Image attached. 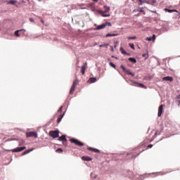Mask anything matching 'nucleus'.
Returning <instances> with one entry per match:
<instances>
[{
	"instance_id": "obj_1",
	"label": "nucleus",
	"mask_w": 180,
	"mask_h": 180,
	"mask_svg": "<svg viewBox=\"0 0 180 180\" xmlns=\"http://www.w3.org/2000/svg\"><path fill=\"white\" fill-rule=\"evenodd\" d=\"M128 84H129V85H132L133 86H138L139 88H143V89H147V86L134 80H131L129 82H128Z\"/></svg>"
},
{
	"instance_id": "obj_2",
	"label": "nucleus",
	"mask_w": 180,
	"mask_h": 180,
	"mask_svg": "<svg viewBox=\"0 0 180 180\" xmlns=\"http://www.w3.org/2000/svg\"><path fill=\"white\" fill-rule=\"evenodd\" d=\"M70 143H73V144H75L76 146H78L79 147H82L84 146V143L81 142L79 140L72 138L70 139Z\"/></svg>"
},
{
	"instance_id": "obj_3",
	"label": "nucleus",
	"mask_w": 180,
	"mask_h": 180,
	"mask_svg": "<svg viewBox=\"0 0 180 180\" xmlns=\"http://www.w3.org/2000/svg\"><path fill=\"white\" fill-rule=\"evenodd\" d=\"M49 136L51 137H53V139H58V137H60V131L59 130L51 131L49 132Z\"/></svg>"
},
{
	"instance_id": "obj_4",
	"label": "nucleus",
	"mask_w": 180,
	"mask_h": 180,
	"mask_svg": "<svg viewBox=\"0 0 180 180\" xmlns=\"http://www.w3.org/2000/svg\"><path fill=\"white\" fill-rule=\"evenodd\" d=\"M120 68L122 70V71L124 72H126V74H127V75H131V77H134V73L130 72V70H127L124 65H120Z\"/></svg>"
},
{
	"instance_id": "obj_5",
	"label": "nucleus",
	"mask_w": 180,
	"mask_h": 180,
	"mask_svg": "<svg viewBox=\"0 0 180 180\" xmlns=\"http://www.w3.org/2000/svg\"><path fill=\"white\" fill-rule=\"evenodd\" d=\"M23 150H26V146L17 147L14 149H12V153H20V151H23Z\"/></svg>"
},
{
	"instance_id": "obj_6",
	"label": "nucleus",
	"mask_w": 180,
	"mask_h": 180,
	"mask_svg": "<svg viewBox=\"0 0 180 180\" xmlns=\"http://www.w3.org/2000/svg\"><path fill=\"white\" fill-rule=\"evenodd\" d=\"M78 82V79H76L75 81H74V82H73V84H72V87H71V89H70V94H73L74 93V91H75V88L77 87V83Z\"/></svg>"
},
{
	"instance_id": "obj_7",
	"label": "nucleus",
	"mask_w": 180,
	"mask_h": 180,
	"mask_svg": "<svg viewBox=\"0 0 180 180\" xmlns=\"http://www.w3.org/2000/svg\"><path fill=\"white\" fill-rule=\"evenodd\" d=\"M27 137H34L35 139L37 138V133L34 131L27 132L26 134Z\"/></svg>"
},
{
	"instance_id": "obj_8",
	"label": "nucleus",
	"mask_w": 180,
	"mask_h": 180,
	"mask_svg": "<svg viewBox=\"0 0 180 180\" xmlns=\"http://www.w3.org/2000/svg\"><path fill=\"white\" fill-rule=\"evenodd\" d=\"M164 108L163 105H160L158 109V117H160L162 115V109Z\"/></svg>"
},
{
	"instance_id": "obj_9",
	"label": "nucleus",
	"mask_w": 180,
	"mask_h": 180,
	"mask_svg": "<svg viewBox=\"0 0 180 180\" xmlns=\"http://www.w3.org/2000/svg\"><path fill=\"white\" fill-rule=\"evenodd\" d=\"M20 32H26V30L22 29L15 31L14 34L16 37H20V34H19Z\"/></svg>"
},
{
	"instance_id": "obj_10",
	"label": "nucleus",
	"mask_w": 180,
	"mask_h": 180,
	"mask_svg": "<svg viewBox=\"0 0 180 180\" xmlns=\"http://www.w3.org/2000/svg\"><path fill=\"white\" fill-rule=\"evenodd\" d=\"M163 81H169V82H172V81H174V77L171 76H167L163 77Z\"/></svg>"
},
{
	"instance_id": "obj_11",
	"label": "nucleus",
	"mask_w": 180,
	"mask_h": 180,
	"mask_svg": "<svg viewBox=\"0 0 180 180\" xmlns=\"http://www.w3.org/2000/svg\"><path fill=\"white\" fill-rule=\"evenodd\" d=\"M58 141H62L64 143V141H67V138L65 135H62L61 136H59L58 139Z\"/></svg>"
},
{
	"instance_id": "obj_12",
	"label": "nucleus",
	"mask_w": 180,
	"mask_h": 180,
	"mask_svg": "<svg viewBox=\"0 0 180 180\" xmlns=\"http://www.w3.org/2000/svg\"><path fill=\"white\" fill-rule=\"evenodd\" d=\"M106 27V24L103 23L101 25H98L97 27L94 28V30H101V29H105Z\"/></svg>"
},
{
	"instance_id": "obj_13",
	"label": "nucleus",
	"mask_w": 180,
	"mask_h": 180,
	"mask_svg": "<svg viewBox=\"0 0 180 180\" xmlns=\"http://www.w3.org/2000/svg\"><path fill=\"white\" fill-rule=\"evenodd\" d=\"M33 150H34V148L27 149L24 152H22V155H26V154H29L30 153H32V151H33Z\"/></svg>"
},
{
	"instance_id": "obj_14",
	"label": "nucleus",
	"mask_w": 180,
	"mask_h": 180,
	"mask_svg": "<svg viewBox=\"0 0 180 180\" xmlns=\"http://www.w3.org/2000/svg\"><path fill=\"white\" fill-rule=\"evenodd\" d=\"M82 159L83 160V161H92V158L89 156H82Z\"/></svg>"
},
{
	"instance_id": "obj_15",
	"label": "nucleus",
	"mask_w": 180,
	"mask_h": 180,
	"mask_svg": "<svg viewBox=\"0 0 180 180\" xmlns=\"http://www.w3.org/2000/svg\"><path fill=\"white\" fill-rule=\"evenodd\" d=\"M146 40L148 41H154L155 40V34H153V36L152 37H147L146 38Z\"/></svg>"
},
{
	"instance_id": "obj_16",
	"label": "nucleus",
	"mask_w": 180,
	"mask_h": 180,
	"mask_svg": "<svg viewBox=\"0 0 180 180\" xmlns=\"http://www.w3.org/2000/svg\"><path fill=\"white\" fill-rule=\"evenodd\" d=\"M88 82L90 84H94V82H96V77H90L88 80Z\"/></svg>"
},
{
	"instance_id": "obj_17",
	"label": "nucleus",
	"mask_w": 180,
	"mask_h": 180,
	"mask_svg": "<svg viewBox=\"0 0 180 180\" xmlns=\"http://www.w3.org/2000/svg\"><path fill=\"white\" fill-rule=\"evenodd\" d=\"M64 115H65V112L59 115V117L57 119V123H60V122L63 120V118L64 117Z\"/></svg>"
},
{
	"instance_id": "obj_18",
	"label": "nucleus",
	"mask_w": 180,
	"mask_h": 180,
	"mask_svg": "<svg viewBox=\"0 0 180 180\" xmlns=\"http://www.w3.org/2000/svg\"><path fill=\"white\" fill-rule=\"evenodd\" d=\"M87 149L89 150L90 151H94V153H101L100 150L94 148L89 147Z\"/></svg>"
},
{
	"instance_id": "obj_19",
	"label": "nucleus",
	"mask_w": 180,
	"mask_h": 180,
	"mask_svg": "<svg viewBox=\"0 0 180 180\" xmlns=\"http://www.w3.org/2000/svg\"><path fill=\"white\" fill-rule=\"evenodd\" d=\"M119 36V34H107L105 37H115Z\"/></svg>"
},
{
	"instance_id": "obj_20",
	"label": "nucleus",
	"mask_w": 180,
	"mask_h": 180,
	"mask_svg": "<svg viewBox=\"0 0 180 180\" xmlns=\"http://www.w3.org/2000/svg\"><path fill=\"white\" fill-rule=\"evenodd\" d=\"M17 3H18V1H16V0H11V1H8V4L9 5H16Z\"/></svg>"
},
{
	"instance_id": "obj_21",
	"label": "nucleus",
	"mask_w": 180,
	"mask_h": 180,
	"mask_svg": "<svg viewBox=\"0 0 180 180\" xmlns=\"http://www.w3.org/2000/svg\"><path fill=\"white\" fill-rule=\"evenodd\" d=\"M129 61L131 63H133L134 64H136L137 63V60L135 58H129Z\"/></svg>"
},
{
	"instance_id": "obj_22",
	"label": "nucleus",
	"mask_w": 180,
	"mask_h": 180,
	"mask_svg": "<svg viewBox=\"0 0 180 180\" xmlns=\"http://www.w3.org/2000/svg\"><path fill=\"white\" fill-rule=\"evenodd\" d=\"M81 70H81L82 75H85V70H86V67L85 65H83V66H82Z\"/></svg>"
},
{
	"instance_id": "obj_23",
	"label": "nucleus",
	"mask_w": 180,
	"mask_h": 180,
	"mask_svg": "<svg viewBox=\"0 0 180 180\" xmlns=\"http://www.w3.org/2000/svg\"><path fill=\"white\" fill-rule=\"evenodd\" d=\"M131 174H132L131 178H133L134 180H136V179L140 178V176L139 174L136 175L133 173H131Z\"/></svg>"
},
{
	"instance_id": "obj_24",
	"label": "nucleus",
	"mask_w": 180,
	"mask_h": 180,
	"mask_svg": "<svg viewBox=\"0 0 180 180\" xmlns=\"http://www.w3.org/2000/svg\"><path fill=\"white\" fill-rule=\"evenodd\" d=\"M120 50L122 54H124V55L127 54V51H126L123 47H120Z\"/></svg>"
},
{
	"instance_id": "obj_25",
	"label": "nucleus",
	"mask_w": 180,
	"mask_h": 180,
	"mask_svg": "<svg viewBox=\"0 0 180 180\" xmlns=\"http://www.w3.org/2000/svg\"><path fill=\"white\" fill-rule=\"evenodd\" d=\"M91 178H94V179H96L98 178V175L94 174V172H91L90 174Z\"/></svg>"
},
{
	"instance_id": "obj_26",
	"label": "nucleus",
	"mask_w": 180,
	"mask_h": 180,
	"mask_svg": "<svg viewBox=\"0 0 180 180\" xmlns=\"http://www.w3.org/2000/svg\"><path fill=\"white\" fill-rule=\"evenodd\" d=\"M156 2H157V0H150V5H152V6H155Z\"/></svg>"
},
{
	"instance_id": "obj_27",
	"label": "nucleus",
	"mask_w": 180,
	"mask_h": 180,
	"mask_svg": "<svg viewBox=\"0 0 180 180\" xmlns=\"http://www.w3.org/2000/svg\"><path fill=\"white\" fill-rule=\"evenodd\" d=\"M105 9L104 11V13H106L108 12H109V11H110V7L109 6H105Z\"/></svg>"
},
{
	"instance_id": "obj_28",
	"label": "nucleus",
	"mask_w": 180,
	"mask_h": 180,
	"mask_svg": "<svg viewBox=\"0 0 180 180\" xmlns=\"http://www.w3.org/2000/svg\"><path fill=\"white\" fill-rule=\"evenodd\" d=\"M108 46H109V44H103L99 45V47H105V49H108Z\"/></svg>"
},
{
	"instance_id": "obj_29",
	"label": "nucleus",
	"mask_w": 180,
	"mask_h": 180,
	"mask_svg": "<svg viewBox=\"0 0 180 180\" xmlns=\"http://www.w3.org/2000/svg\"><path fill=\"white\" fill-rule=\"evenodd\" d=\"M137 12H142L143 13H146V12H144V8H139L137 10Z\"/></svg>"
},
{
	"instance_id": "obj_30",
	"label": "nucleus",
	"mask_w": 180,
	"mask_h": 180,
	"mask_svg": "<svg viewBox=\"0 0 180 180\" xmlns=\"http://www.w3.org/2000/svg\"><path fill=\"white\" fill-rule=\"evenodd\" d=\"M56 153L61 154V153H63V149L61 148H58V149H56Z\"/></svg>"
},
{
	"instance_id": "obj_31",
	"label": "nucleus",
	"mask_w": 180,
	"mask_h": 180,
	"mask_svg": "<svg viewBox=\"0 0 180 180\" xmlns=\"http://www.w3.org/2000/svg\"><path fill=\"white\" fill-rule=\"evenodd\" d=\"M109 65H110V67H112V68H116V65H115V63H113L112 62L109 63Z\"/></svg>"
},
{
	"instance_id": "obj_32",
	"label": "nucleus",
	"mask_w": 180,
	"mask_h": 180,
	"mask_svg": "<svg viewBox=\"0 0 180 180\" xmlns=\"http://www.w3.org/2000/svg\"><path fill=\"white\" fill-rule=\"evenodd\" d=\"M165 11H166V12H169V13H172V12H174V10L165 8Z\"/></svg>"
},
{
	"instance_id": "obj_33",
	"label": "nucleus",
	"mask_w": 180,
	"mask_h": 180,
	"mask_svg": "<svg viewBox=\"0 0 180 180\" xmlns=\"http://www.w3.org/2000/svg\"><path fill=\"white\" fill-rule=\"evenodd\" d=\"M139 5L141 6L143 4H146V0H139Z\"/></svg>"
},
{
	"instance_id": "obj_34",
	"label": "nucleus",
	"mask_w": 180,
	"mask_h": 180,
	"mask_svg": "<svg viewBox=\"0 0 180 180\" xmlns=\"http://www.w3.org/2000/svg\"><path fill=\"white\" fill-rule=\"evenodd\" d=\"M145 4H148V5H151V0H145Z\"/></svg>"
},
{
	"instance_id": "obj_35",
	"label": "nucleus",
	"mask_w": 180,
	"mask_h": 180,
	"mask_svg": "<svg viewBox=\"0 0 180 180\" xmlns=\"http://www.w3.org/2000/svg\"><path fill=\"white\" fill-rule=\"evenodd\" d=\"M129 46L131 47V49H133V50H134V44L129 43Z\"/></svg>"
},
{
	"instance_id": "obj_36",
	"label": "nucleus",
	"mask_w": 180,
	"mask_h": 180,
	"mask_svg": "<svg viewBox=\"0 0 180 180\" xmlns=\"http://www.w3.org/2000/svg\"><path fill=\"white\" fill-rule=\"evenodd\" d=\"M142 56L144 57L145 58H148V53H143Z\"/></svg>"
},
{
	"instance_id": "obj_37",
	"label": "nucleus",
	"mask_w": 180,
	"mask_h": 180,
	"mask_svg": "<svg viewBox=\"0 0 180 180\" xmlns=\"http://www.w3.org/2000/svg\"><path fill=\"white\" fill-rule=\"evenodd\" d=\"M104 25H106V26H108V25L112 26V22H105Z\"/></svg>"
},
{
	"instance_id": "obj_38",
	"label": "nucleus",
	"mask_w": 180,
	"mask_h": 180,
	"mask_svg": "<svg viewBox=\"0 0 180 180\" xmlns=\"http://www.w3.org/2000/svg\"><path fill=\"white\" fill-rule=\"evenodd\" d=\"M102 16L103 18H108V17L110 16V14H102Z\"/></svg>"
},
{
	"instance_id": "obj_39",
	"label": "nucleus",
	"mask_w": 180,
	"mask_h": 180,
	"mask_svg": "<svg viewBox=\"0 0 180 180\" xmlns=\"http://www.w3.org/2000/svg\"><path fill=\"white\" fill-rule=\"evenodd\" d=\"M136 39V37H129L128 39L129 40H134Z\"/></svg>"
},
{
	"instance_id": "obj_40",
	"label": "nucleus",
	"mask_w": 180,
	"mask_h": 180,
	"mask_svg": "<svg viewBox=\"0 0 180 180\" xmlns=\"http://www.w3.org/2000/svg\"><path fill=\"white\" fill-rule=\"evenodd\" d=\"M63 106H60V108L58 109V112H63Z\"/></svg>"
},
{
	"instance_id": "obj_41",
	"label": "nucleus",
	"mask_w": 180,
	"mask_h": 180,
	"mask_svg": "<svg viewBox=\"0 0 180 180\" xmlns=\"http://www.w3.org/2000/svg\"><path fill=\"white\" fill-rule=\"evenodd\" d=\"M155 175H162V173L161 172H156V173H154Z\"/></svg>"
},
{
	"instance_id": "obj_42",
	"label": "nucleus",
	"mask_w": 180,
	"mask_h": 180,
	"mask_svg": "<svg viewBox=\"0 0 180 180\" xmlns=\"http://www.w3.org/2000/svg\"><path fill=\"white\" fill-rule=\"evenodd\" d=\"M147 148H153V144H149V145L147 146Z\"/></svg>"
},
{
	"instance_id": "obj_43",
	"label": "nucleus",
	"mask_w": 180,
	"mask_h": 180,
	"mask_svg": "<svg viewBox=\"0 0 180 180\" xmlns=\"http://www.w3.org/2000/svg\"><path fill=\"white\" fill-rule=\"evenodd\" d=\"M30 21H31L32 23H34V20L32 18H30Z\"/></svg>"
},
{
	"instance_id": "obj_44",
	"label": "nucleus",
	"mask_w": 180,
	"mask_h": 180,
	"mask_svg": "<svg viewBox=\"0 0 180 180\" xmlns=\"http://www.w3.org/2000/svg\"><path fill=\"white\" fill-rule=\"evenodd\" d=\"M150 12H151L152 13H157V11H150Z\"/></svg>"
},
{
	"instance_id": "obj_45",
	"label": "nucleus",
	"mask_w": 180,
	"mask_h": 180,
	"mask_svg": "<svg viewBox=\"0 0 180 180\" xmlns=\"http://www.w3.org/2000/svg\"><path fill=\"white\" fill-rule=\"evenodd\" d=\"M125 56H131L129 53L125 54Z\"/></svg>"
},
{
	"instance_id": "obj_46",
	"label": "nucleus",
	"mask_w": 180,
	"mask_h": 180,
	"mask_svg": "<svg viewBox=\"0 0 180 180\" xmlns=\"http://www.w3.org/2000/svg\"><path fill=\"white\" fill-rule=\"evenodd\" d=\"M158 131H156L155 134V136H157Z\"/></svg>"
},
{
	"instance_id": "obj_47",
	"label": "nucleus",
	"mask_w": 180,
	"mask_h": 180,
	"mask_svg": "<svg viewBox=\"0 0 180 180\" xmlns=\"http://www.w3.org/2000/svg\"><path fill=\"white\" fill-rule=\"evenodd\" d=\"M174 12H178V10H173Z\"/></svg>"
},
{
	"instance_id": "obj_48",
	"label": "nucleus",
	"mask_w": 180,
	"mask_h": 180,
	"mask_svg": "<svg viewBox=\"0 0 180 180\" xmlns=\"http://www.w3.org/2000/svg\"><path fill=\"white\" fill-rule=\"evenodd\" d=\"M93 1H94V2H98V0H93Z\"/></svg>"
},
{
	"instance_id": "obj_49",
	"label": "nucleus",
	"mask_w": 180,
	"mask_h": 180,
	"mask_svg": "<svg viewBox=\"0 0 180 180\" xmlns=\"http://www.w3.org/2000/svg\"><path fill=\"white\" fill-rule=\"evenodd\" d=\"M131 153H127V155H131Z\"/></svg>"
},
{
	"instance_id": "obj_50",
	"label": "nucleus",
	"mask_w": 180,
	"mask_h": 180,
	"mask_svg": "<svg viewBox=\"0 0 180 180\" xmlns=\"http://www.w3.org/2000/svg\"><path fill=\"white\" fill-rule=\"evenodd\" d=\"M41 22H42V23H44V21L43 20H41Z\"/></svg>"
},
{
	"instance_id": "obj_51",
	"label": "nucleus",
	"mask_w": 180,
	"mask_h": 180,
	"mask_svg": "<svg viewBox=\"0 0 180 180\" xmlns=\"http://www.w3.org/2000/svg\"><path fill=\"white\" fill-rule=\"evenodd\" d=\"M112 58H115V56H112Z\"/></svg>"
},
{
	"instance_id": "obj_52",
	"label": "nucleus",
	"mask_w": 180,
	"mask_h": 180,
	"mask_svg": "<svg viewBox=\"0 0 180 180\" xmlns=\"http://www.w3.org/2000/svg\"><path fill=\"white\" fill-rule=\"evenodd\" d=\"M108 61H110V58H108Z\"/></svg>"
},
{
	"instance_id": "obj_53",
	"label": "nucleus",
	"mask_w": 180,
	"mask_h": 180,
	"mask_svg": "<svg viewBox=\"0 0 180 180\" xmlns=\"http://www.w3.org/2000/svg\"><path fill=\"white\" fill-rule=\"evenodd\" d=\"M180 105V101H179V106Z\"/></svg>"
},
{
	"instance_id": "obj_54",
	"label": "nucleus",
	"mask_w": 180,
	"mask_h": 180,
	"mask_svg": "<svg viewBox=\"0 0 180 180\" xmlns=\"http://www.w3.org/2000/svg\"><path fill=\"white\" fill-rule=\"evenodd\" d=\"M151 141H153V139H151V140L150 141V143H151Z\"/></svg>"
},
{
	"instance_id": "obj_55",
	"label": "nucleus",
	"mask_w": 180,
	"mask_h": 180,
	"mask_svg": "<svg viewBox=\"0 0 180 180\" xmlns=\"http://www.w3.org/2000/svg\"><path fill=\"white\" fill-rule=\"evenodd\" d=\"M115 58L117 59V57L115 56Z\"/></svg>"
}]
</instances>
